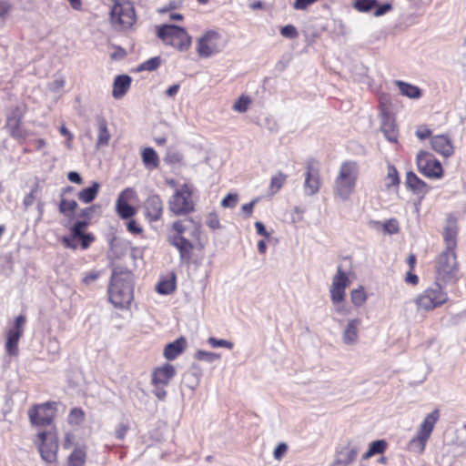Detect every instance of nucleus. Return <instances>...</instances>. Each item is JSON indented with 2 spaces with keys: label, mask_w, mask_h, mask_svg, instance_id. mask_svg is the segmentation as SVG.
<instances>
[{
  "label": "nucleus",
  "mask_w": 466,
  "mask_h": 466,
  "mask_svg": "<svg viewBox=\"0 0 466 466\" xmlns=\"http://www.w3.org/2000/svg\"><path fill=\"white\" fill-rule=\"evenodd\" d=\"M200 225L192 219L177 220L172 224L168 242L179 252L181 264H187L192 258L194 240H198Z\"/></svg>",
  "instance_id": "obj_1"
},
{
  "label": "nucleus",
  "mask_w": 466,
  "mask_h": 466,
  "mask_svg": "<svg viewBox=\"0 0 466 466\" xmlns=\"http://www.w3.org/2000/svg\"><path fill=\"white\" fill-rule=\"evenodd\" d=\"M133 274L128 270L115 268L112 272L108 295L110 302L119 309L127 308L133 300Z\"/></svg>",
  "instance_id": "obj_2"
},
{
  "label": "nucleus",
  "mask_w": 466,
  "mask_h": 466,
  "mask_svg": "<svg viewBox=\"0 0 466 466\" xmlns=\"http://www.w3.org/2000/svg\"><path fill=\"white\" fill-rule=\"evenodd\" d=\"M358 178V167L355 162H344L334 182V194L346 200L353 193Z\"/></svg>",
  "instance_id": "obj_3"
},
{
  "label": "nucleus",
  "mask_w": 466,
  "mask_h": 466,
  "mask_svg": "<svg viewBox=\"0 0 466 466\" xmlns=\"http://www.w3.org/2000/svg\"><path fill=\"white\" fill-rule=\"evenodd\" d=\"M448 301V294L441 286L435 282L414 299L418 310L431 311Z\"/></svg>",
  "instance_id": "obj_4"
},
{
  "label": "nucleus",
  "mask_w": 466,
  "mask_h": 466,
  "mask_svg": "<svg viewBox=\"0 0 466 466\" xmlns=\"http://www.w3.org/2000/svg\"><path fill=\"white\" fill-rule=\"evenodd\" d=\"M165 45L171 46L180 52L187 51L191 46V37L187 31L174 25H164L157 33Z\"/></svg>",
  "instance_id": "obj_5"
},
{
  "label": "nucleus",
  "mask_w": 466,
  "mask_h": 466,
  "mask_svg": "<svg viewBox=\"0 0 466 466\" xmlns=\"http://www.w3.org/2000/svg\"><path fill=\"white\" fill-rule=\"evenodd\" d=\"M226 40L216 30L205 32L197 40V53L202 58H208L220 53L226 46Z\"/></svg>",
  "instance_id": "obj_6"
},
{
  "label": "nucleus",
  "mask_w": 466,
  "mask_h": 466,
  "mask_svg": "<svg viewBox=\"0 0 466 466\" xmlns=\"http://www.w3.org/2000/svg\"><path fill=\"white\" fill-rule=\"evenodd\" d=\"M169 210L177 215H187L194 210V201L192 199V190L187 185H183L168 200Z\"/></svg>",
  "instance_id": "obj_7"
},
{
  "label": "nucleus",
  "mask_w": 466,
  "mask_h": 466,
  "mask_svg": "<svg viewBox=\"0 0 466 466\" xmlns=\"http://www.w3.org/2000/svg\"><path fill=\"white\" fill-rule=\"evenodd\" d=\"M459 271L455 250L445 249L437 258L436 274L444 282L456 278Z\"/></svg>",
  "instance_id": "obj_8"
},
{
  "label": "nucleus",
  "mask_w": 466,
  "mask_h": 466,
  "mask_svg": "<svg viewBox=\"0 0 466 466\" xmlns=\"http://www.w3.org/2000/svg\"><path fill=\"white\" fill-rule=\"evenodd\" d=\"M136 21V14L130 2L116 3L111 10V22L120 30L130 28Z\"/></svg>",
  "instance_id": "obj_9"
},
{
  "label": "nucleus",
  "mask_w": 466,
  "mask_h": 466,
  "mask_svg": "<svg viewBox=\"0 0 466 466\" xmlns=\"http://www.w3.org/2000/svg\"><path fill=\"white\" fill-rule=\"evenodd\" d=\"M176 374V370L171 364H165L161 367H157L152 372L151 382L154 386L153 393L160 400H164L167 396L165 387L169 384V381L173 379Z\"/></svg>",
  "instance_id": "obj_10"
},
{
  "label": "nucleus",
  "mask_w": 466,
  "mask_h": 466,
  "mask_svg": "<svg viewBox=\"0 0 466 466\" xmlns=\"http://www.w3.org/2000/svg\"><path fill=\"white\" fill-rule=\"evenodd\" d=\"M417 167L420 172L430 178H441L443 169L441 162L435 157L426 151H420L416 157Z\"/></svg>",
  "instance_id": "obj_11"
},
{
  "label": "nucleus",
  "mask_w": 466,
  "mask_h": 466,
  "mask_svg": "<svg viewBox=\"0 0 466 466\" xmlns=\"http://www.w3.org/2000/svg\"><path fill=\"white\" fill-rule=\"evenodd\" d=\"M25 324V317L19 315L15 318L14 326L6 331L5 351L11 357L18 355V342L23 336Z\"/></svg>",
  "instance_id": "obj_12"
},
{
  "label": "nucleus",
  "mask_w": 466,
  "mask_h": 466,
  "mask_svg": "<svg viewBox=\"0 0 466 466\" xmlns=\"http://www.w3.org/2000/svg\"><path fill=\"white\" fill-rule=\"evenodd\" d=\"M38 450L42 459L47 462L55 461L58 451L56 435L51 431H43L38 433Z\"/></svg>",
  "instance_id": "obj_13"
},
{
  "label": "nucleus",
  "mask_w": 466,
  "mask_h": 466,
  "mask_svg": "<svg viewBox=\"0 0 466 466\" xmlns=\"http://www.w3.org/2000/svg\"><path fill=\"white\" fill-rule=\"evenodd\" d=\"M55 410L50 403L35 405L28 410V416L32 424L36 426L49 425L54 418Z\"/></svg>",
  "instance_id": "obj_14"
},
{
  "label": "nucleus",
  "mask_w": 466,
  "mask_h": 466,
  "mask_svg": "<svg viewBox=\"0 0 466 466\" xmlns=\"http://www.w3.org/2000/svg\"><path fill=\"white\" fill-rule=\"evenodd\" d=\"M359 451L358 444L348 441L337 449L332 466H350L356 460Z\"/></svg>",
  "instance_id": "obj_15"
},
{
  "label": "nucleus",
  "mask_w": 466,
  "mask_h": 466,
  "mask_svg": "<svg viewBox=\"0 0 466 466\" xmlns=\"http://www.w3.org/2000/svg\"><path fill=\"white\" fill-rule=\"evenodd\" d=\"M350 284V280L348 274L339 266L336 274L332 278L329 288L330 298H334L338 300L341 299V297H346V289Z\"/></svg>",
  "instance_id": "obj_16"
},
{
  "label": "nucleus",
  "mask_w": 466,
  "mask_h": 466,
  "mask_svg": "<svg viewBox=\"0 0 466 466\" xmlns=\"http://www.w3.org/2000/svg\"><path fill=\"white\" fill-rule=\"evenodd\" d=\"M145 216L149 221H157L163 214V202L157 195L149 196L144 202Z\"/></svg>",
  "instance_id": "obj_17"
},
{
  "label": "nucleus",
  "mask_w": 466,
  "mask_h": 466,
  "mask_svg": "<svg viewBox=\"0 0 466 466\" xmlns=\"http://www.w3.org/2000/svg\"><path fill=\"white\" fill-rule=\"evenodd\" d=\"M304 190L309 196L316 194L320 187V177L319 169L314 166L313 162H309L305 174Z\"/></svg>",
  "instance_id": "obj_18"
},
{
  "label": "nucleus",
  "mask_w": 466,
  "mask_h": 466,
  "mask_svg": "<svg viewBox=\"0 0 466 466\" xmlns=\"http://www.w3.org/2000/svg\"><path fill=\"white\" fill-rule=\"evenodd\" d=\"M405 185L413 194L419 196L420 199L423 198L430 190V187L412 171L407 172Z\"/></svg>",
  "instance_id": "obj_19"
},
{
  "label": "nucleus",
  "mask_w": 466,
  "mask_h": 466,
  "mask_svg": "<svg viewBox=\"0 0 466 466\" xmlns=\"http://www.w3.org/2000/svg\"><path fill=\"white\" fill-rule=\"evenodd\" d=\"M431 145L434 151L445 157H451L454 153L451 140L444 135L433 137L431 140Z\"/></svg>",
  "instance_id": "obj_20"
},
{
  "label": "nucleus",
  "mask_w": 466,
  "mask_h": 466,
  "mask_svg": "<svg viewBox=\"0 0 466 466\" xmlns=\"http://www.w3.org/2000/svg\"><path fill=\"white\" fill-rule=\"evenodd\" d=\"M132 193V189L127 188L123 192H121V194L118 196L116 199V212L119 215V217L124 219H127L133 217L136 213L135 208L127 203V195Z\"/></svg>",
  "instance_id": "obj_21"
},
{
  "label": "nucleus",
  "mask_w": 466,
  "mask_h": 466,
  "mask_svg": "<svg viewBox=\"0 0 466 466\" xmlns=\"http://www.w3.org/2000/svg\"><path fill=\"white\" fill-rule=\"evenodd\" d=\"M361 320L359 318L348 320L342 335L343 342L346 345H354L357 343L359 338V328Z\"/></svg>",
  "instance_id": "obj_22"
},
{
  "label": "nucleus",
  "mask_w": 466,
  "mask_h": 466,
  "mask_svg": "<svg viewBox=\"0 0 466 466\" xmlns=\"http://www.w3.org/2000/svg\"><path fill=\"white\" fill-rule=\"evenodd\" d=\"M441 413L439 409L433 410L431 413L427 414L422 422L418 428V433L430 439L434 430L435 424L440 420Z\"/></svg>",
  "instance_id": "obj_23"
},
{
  "label": "nucleus",
  "mask_w": 466,
  "mask_h": 466,
  "mask_svg": "<svg viewBox=\"0 0 466 466\" xmlns=\"http://www.w3.org/2000/svg\"><path fill=\"white\" fill-rule=\"evenodd\" d=\"M88 221H76L71 228V236L65 237L63 242L66 248H76V239L82 237L84 229L87 227Z\"/></svg>",
  "instance_id": "obj_24"
},
{
  "label": "nucleus",
  "mask_w": 466,
  "mask_h": 466,
  "mask_svg": "<svg viewBox=\"0 0 466 466\" xmlns=\"http://www.w3.org/2000/svg\"><path fill=\"white\" fill-rule=\"evenodd\" d=\"M380 129L382 133L384 134V137L390 141V142H396L397 141V133H396V126L391 118V116L386 113L384 110L382 111V121Z\"/></svg>",
  "instance_id": "obj_25"
},
{
  "label": "nucleus",
  "mask_w": 466,
  "mask_h": 466,
  "mask_svg": "<svg viewBox=\"0 0 466 466\" xmlns=\"http://www.w3.org/2000/svg\"><path fill=\"white\" fill-rule=\"evenodd\" d=\"M187 345V340L185 338L180 337L175 341L167 344L164 349V357L167 360H175L178 355H180L185 350Z\"/></svg>",
  "instance_id": "obj_26"
},
{
  "label": "nucleus",
  "mask_w": 466,
  "mask_h": 466,
  "mask_svg": "<svg viewBox=\"0 0 466 466\" xmlns=\"http://www.w3.org/2000/svg\"><path fill=\"white\" fill-rule=\"evenodd\" d=\"M131 78L127 75L117 76L113 83L112 95L115 98H120L128 91Z\"/></svg>",
  "instance_id": "obj_27"
},
{
  "label": "nucleus",
  "mask_w": 466,
  "mask_h": 466,
  "mask_svg": "<svg viewBox=\"0 0 466 466\" xmlns=\"http://www.w3.org/2000/svg\"><path fill=\"white\" fill-rule=\"evenodd\" d=\"M142 162L148 170L157 168L159 166V157L152 147H145L141 151Z\"/></svg>",
  "instance_id": "obj_28"
},
{
  "label": "nucleus",
  "mask_w": 466,
  "mask_h": 466,
  "mask_svg": "<svg viewBox=\"0 0 466 466\" xmlns=\"http://www.w3.org/2000/svg\"><path fill=\"white\" fill-rule=\"evenodd\" d=\"M395 84L399 87L401 95L409 98L418 99L422 95L421 90L416 86H413L401 80L395 81Z\"/></svg>",
  "instance_id": "obj_29"
},
{
  "label": "nucleus",
  "mask_w": 466,
  "mask_h": 466,
  "mask_svg": "<svg viewBox=\"0 0 466 466\" xmlns=\"http://www.w3.org/2000/svg\"><path fill=\"white\" fill-rule=\"evenodd\" d=\"M457 226L455 222L449 221L444 228L443 238L446 243V249L454 250L456 247Z\"/></svg>",
  "instance_id": "obj_30"
},
{
  "label": "nucleus",
  "mask_w": 466,
  "mask_h": 466,
  "mask_svg": "<svg viewBox=\"0 0 466 466\" xmlns=\"http://www.w3.org/2000/svg\"><path fill=\"white\" fill-rule=\"evenodd\" d=\"M97 141L96 147H107L110 140V133L107 128L106 122L104 119H98L97 121Z\"/></svg>",
  "instance_id": "obj_31"
},
{
  "label": "nucleus",
  "mask_w": 466,
  "mask_h": 466,
  "mask_svg": "<svg viewBox=\"0 0 466 466\" xmlns=\"http://www.w3.org/2000/svg\"><path fill=\"white\" fill-rule=\"evenodd\" d=\"M100 185L97 182H94L91 187L82 189L78 192L77 198L84 203L92 202L97 196Z\"/></svg>",
  "instance_id": "obj_32"
},
{
  "label": "nucleus",
  "mask_w": 466,
  "mask_h": 466,
  "mask_svg": "<svg viewBox=\"0 0 466 466\" xmlns=\"http://www.w3.org/2000/svg\"><path fill=\"white\" fill-rule=\"evenodd\" d=\"M428 440V438L417 432V435L410 441L408 449L416 454H422Z\"/></svg>",
  "instance_id": "obj_33"
},
{
  "label": "nucleus",
  "mask_w": 466,
  "mask_h": 466,
  "mask_svg": "<svg viewBox=\"0 0 466 466\" xmlns=\"http://www.w3.org/2000/svg\"><path fill=\"white\" fill-rule=\"evenodd\" d=\"M86 452L84 448L77 447L70 454L68 459L69 466H84L86 462Z\"/></svg>",
  "instance_id": "obj_34"
},
{
  "label": "nucleus",
  "mask_w": 466,
  "mask_h": 466,
  "mask_svg": "<svg viewBox=\"0 0 466 466\" xmlns=\"http://www.w3.org/2000/svg\"><path fill=\"white\" fill-rule=\"evenodd\" d=\"M176 289V276L172 274L169 279H162L157 285V290L163 295L172 293Z\"/></svg>",
  "instance_id": "obj_35"
},
{
  "label": "nucleus",
  "mask_w": 466,
  "mask_h": 466,
  "mask_svg": "<svg viewBox=\"0 0 466 466\" xmlns=\"http://www.w3.org/2000/svg\"><path fill=\"white\" fill-rule=\"evenodd\" d=\"M387 443L383 440L375 441L370 443L369 450L363 454L362 459L368 460L369 458L382 453L386 449Z\"/></svg>",
  "instance_id": "obj_36"
},
{
  "label": "nucleus",
  "mask_w": 466,
  "mask_h": 466,
  "mask_svg": "<svg viewBox=\"0 0 466 466\" xmlns=\"http://www.w3.org/2000/svg\"><path fill=\"white\" fill-rule=\"evenodd\" d=\"M375 227L380 226L384 234H396L400 230L399 222L396 218H390L383 223L379 221L373 222Z\"/></svg>",
  "instance_id": "obj_37"
},
{
  "label": "nucleus",
  "mask_w": 466,
  "mask_h": 466,
  "mask_svg": "<svg viewBox=\"0 0 466 466\" xmlns=\"http://www.w3.org/2000/svg\"><path fill=\"white\" fill-rule=\"evenodd\" d=\"M333 305L334 311L343 317L349 316L351 313V308L345 302V297H341L339 299L330 298Z\"/></svg>",
  "instance_id": "obj_38"
},
{
  "label": "nucleus",
  "mask_w": 466,
  "mask_h": 466,
  "mask_svg": "<svg viewBox=\"0 0 466 466\" xmlns=\"http://www.w3.org/2000/svg\"><path fill=\"white\" fill-rule=\"evenodd\" d=\"M6 128L10 136L17 140H25L27 137V132L21 127V123L6 124Z\"/></svg>",
  "instance_id": "obj_39"
},
{
  "label": "nucleus",
  "mask_w": 466,
  "mask_h": 466,
  "mask_svg": "<svg viewBox=\"0 0 466 466\" xmlns=\"http://www.w3.org/2000/svg\"><path fill=\"white\" fill-rule=\"evenodd\" d=\"M351 303L356 307L362 306L367 300V295L363 287H359L350 292Z\"/></svg>",
  "instance_id": "obj_40"
},
{
  "label": "nucleus",
  "mask_w": 466,
  "mask_h": 466,
  "mask_svg": "<svg viewBox=\"0 0 466 466\" xmlns=\"http://www.w3.org/2000/svg\"><path fill=\"white\" fill-rule=\"evenodd\" d=\"M77 208V203L75 200H66L62 198L59 204V212L65 216H71Z\"/></svg>",
  "instance_id": "obj_41"
},
{
  "label": "nucleus",
  "mask_w": 466,
  "mask_h": 466,
  "mask_svg": "<svg viewBox=\"0 0 466 466\" xmlns=\"http://www.w3.org/2000/svg\"><path fill=\"white\" fill-rule=\"evenodd\" d=\"M377 5V0H356L354 3V7L360 12H370Z\"/></svg>",
  "instance_id": "obj_42"
},
{
  "label": "nucleus",
  "mask_w": 466,
  "mask_h": 466,
  "mask_svg": "<svg viewBox=\"0 0 466 466\" xmlns=\"http://www.w3.org/2000/svg\"><path fill=\"white\" fill-rule=\"evenodd\" d=\"M161 65V59L159 56L152 57L146 62L142 63L138 66V71H153Z\"/></svg>",
  "instance_id": "obj_43"
},
{
  "label": "nucleus",
  "mask_w": 466,
  "mask_h": 466,
  "mask_svg": "<svg viewBox=\"0 0 466 466\" xmlns=\"http://www.w3.org/2000/svg\"><path fill=\"white\" fill-rule=\"evenodd\" d=\"M219 354L209 352V351H204V350H198L195 353V358L198 360H204L209 363L214 362L215 360L219 359Z\"/></svg>",
  "instance_id": "obj_44"
},
{
  "label": "nucleus",
  "mask_w": 466,
  "mask_h": 466,
  "mask_svg": "<svg viewBox=\"0 0 466 466\" xmlns=\"http://www.w3.org/2000/svg\"><path fill=\"white\" fill-rule=\"evenodd\" d=\"M387 186H395L398 185L400 182L398 171L393 166L388 167V174L386 177Z\"/></svg>",
  "instance_id": "obj_45"
},
{
  "label": "nucleus",
  "mask_w": 466,
  "mask_h": 466,
  "mask_svg": "<svg viewBox=\"0 0 466 466\" xmlns=\"http://www.w3.org/2000/svg\"><path fill=\"white\" fill-rule=\"evenodd\" d=\"M280 35L289 39H295L299 36V32L293 25H287L280 28Z\"/></svg>",
  "instance_id": "obj_46"
},
{
  "label": "nucleus",
  "mask_w": 466,
  "mask_h": 466,
  "mask_svg": "<svg viewBox=\"0 0 466 466\" xmlns=\"http://www.w3.org/2000/svg\"><path fill=\"white\" fill-rule=\"evenodd\" d=\"M24 117V111L19 107H15L7 116L6 124L21 123Z\"/></svg>",
  "instance_id": "obj_47"
},
{
  "label": "nucleus",
  "mask_w": 466,
  "mask_h": 466,
  "mask_svg": "<svg viewBox=\"0 0 466 466\" xmlns=\"http://www.w3.org/2000/svg\"><path fill=\"white\" fill-rule=\"evenodd\" d=\"M183 156L181 153L174 150H167L164 160L167 164H178L182 161Z\"/></svg>",
  "instance_id": "obj_48"
},
{
  "label": "nucleus",
  "mask_w": 466,
  "mask_h": 466,
  "mask_svg": "<svg viewBox=\"0 0 466 466\" xmlns=\"http://www.w3.org/2000/svg\"><path fill=\"white\" fill-rule=\"evenodd\" d=\"M285 180H286V176L281 173L278 174L277 176H274L271 178V183H270V189H271L272 193H276L277 191H279L281 188V187L283 186Z\"/></svg>",
  "instance_id": "obj_49"
},
{
  "label": "nucleus",
  "mask_w": 466,
  "mask_h": 466,
  "mask_svg": "<svg viewBox=\"0 0 466 466\" xmlns=\"http://www.w3.org/2000/svg\"><path fill=\"white\" fill-rule=\"evenodd\" d=\"M84 420V412L81 409L74 408L68 417L69 423L79 424Z\"/></svg>",
  "instance_id": "obj_50"
},
{
  "label": "nucleus",
  "mask_w": 466,
  "mask_h": 466,
  "mask_svg": "<svg viewBox=\"0 0 466 466\" xmlns=\"http://www.w3.org/2000/svg\"><path fill=\"white\" fill-rule=\"evenodd\" d=\"M208 343L210 344V346L212 348H219V347H223V348H227L228 350H231L234 346L233 342L229 341V340H226V339H218L214 337H210L208 339Z\"/></svg>",
  "instance_id": "obj_51"
},
{
  "label": "nucleus",
  "mask_w": 466,
  "mask_h": 466,
  "mask_svg": "<svg viewBox=\"0 0 466 466\" xmlns=\"http://www.w3.org/2000/svg\"><path fill=\"white\" fill-rule=\"evenodd\" d=\"M250 100L248 96H240L238 100L234 104L233 108L238 112H246L248 108Z\"/></svg>",
  "instance_id": "obj_52"
},
{
  "label": "nucleus",
  "mask_w": 466,
  "mask_h": 466,
  "mask_svg": "<svg viewBox=\"0 0 466 466\" xmlns=\"http://www.w3.org/2000/svg\"><path fill=\"white\" fill-rule=\"evenodd\" d=\"M238 201V197L237 194H228L221 201V206L223 208H234Z\"/></svg>",
  "instance_id": "obj_53"
},
{
  "label": "nucleus",
  "mask_w": 466,
  "mask_h": 466,
  "mask_svg": "<svg viewBox=\"0 0 466 466\" xmlns=\"http://www.w3.org/2000/svg\"><path fill=\"white\" fill-rule=\"evenodd\" d=\"M206 223L211 229H218L220 228V222L216 213H209L207 217Z\"/></svg>",
  "instance_id": "obj_54"
},
{
  "label": "nucleus",
  "mask_w": 466,
  "mask_h": 466,
  "mask_svg": "<svg viewBox=\"0 0 466 466\" xmlns=\"http://www.w3.org/2000/svg\"><path fill=\"white\" fill-rule=\"evenodd\" d=\"M287 451H288V445L286 443H284V442L279 443L273 452L274 459L277 461H280L283 458V456L286 454Z\"/></svg>",
  "instance_id": "obj_55"
},
{
  "label": "nucleus",
  "mask_w": 466,
  "mask_h": 466,
  "mask_svg": "<svg viewBox=\"0 0 466 466\" xmlns=\"http://www.w3.org/2000/svg\"><path fill=\"white\" fill-rule=\"evenodd\" d=\"M374 15L381 16L386 13L390 12L392 9V5L390 3H384L382 5H379L375 7Z\"/></svg>",
  "instance_id": "obj_56"
},
{
  "label": "nucleus",
  "mask_w": 466,
  "mask_h": 466,
  "mask_svg": "<svg viewBox=\"0 0 466 466\" xmlns=\"http://www.w3.org/2000/svg\"><path fill=\"white\" fill-rule=\"evenodd\" d=\"M318 0H295L293 8L295 10H305L308 6L316 3Z\"/></svg>",
  "instance_id": "obj_57"
},
{
  "label": "nucleus",
  "mask_w": 466,
  "mask_h": 466,
  "mask_svg": "<svg viewBox=\"0 0 466 466\" xmlns=\"http://www.w3.org/2000/svg\"><path fill=\"white\" fill-rule=\"evenodd\" d=\"M127 431H128V426L127 424H124V423L118 424L115 431L116 438H117L118 440H123L125 438Z\"/></svg>",
  "instance_id": "obj_58"
},
{
  "label": "nucleus",
  "mask_w": 466,
  "mask_h": 466,
  "mask_svg": "<svg viewBox=\"0 0 466 466\" xmlns=\"http://www.w3.org/2000/svg\"><path fill=\"white\" fill-rule=\"evenodd\" d=\"M100 276V273L98 271H91L87 273L85 278L83 279V282L86 285H90L93 282H95Z\"/></svg>",
  "instance_id": "obj_59"
},
{
  "label": "nucleus",
  "mask_w": 466,
  "mask_h": 466,
  "mask_svg": "<svg viewBox=\"0 0 466 466\" xmlns=\"http://www.w3.org/2000/svg\"><path fill=\"white\" fill-rule=\"evenodd\" d=\"M258 199H253L252 201H250L249 203H247V204H244L242 206V211L245 213V217L246 218H249L251 215H252V212H253V208H254V206L255 204L257 203Z\"/></svg>",
  "instance_id": "obj_60"
},
{
  "label": "nucleus",
  "mask_w": 466,
  "mask_h": 466,
  "mask_svg": "<svg viewBox=\"0 0 466 466\" xmlns=\"http://www.w3.org/2000/svg\"><path fill=\"white\" fill-rule=\"evenodd\" d=\"M431 130L426 127H420L416 131V136L420 139H425L431 136Z\"/></svg>",
  "instance_id": "obj_61"
},
{
  "label": "nucleus",
  "mask_w": 466,
  "mask_h": 466,
  "mask_svg": "<svg viewBox=\"0 0 466 466\" xmlns=\"http://www.w3.org/2000/svg\"><path fill=\"white\" fill-rule=\"evenodd\" d=\"M255 227H256V229H257V233L258 235L263 236L266 238H269L270 234L266 230L265 226L263 225L262 222L257 221L255 223Z\"/></svg>",
  "instance_id": "obj_62"
},
{
  "label": "nucleus",
  "mask_w": 466,
  "mask_h": 466,
  "mask_svg": "<svg viewBox=\"0 0 466 466\" xmlns=\"http://www.w3.org/2000/svg\"><path fill=\"white\" fill-rule=\"evenodd\" d=\"M77 239H81L82 248L86 249L94 240V237L90 234H83V236L79 237Z\"/></svg>",
  "instance_id": "obj_63"
},
{
  "label": "nucleus",
  "mask_w": 466,
  "mask_h": 466,
  "mask_svg": "<svg viewBox=\"0 0 466 466\" xmlns=\"http://www.w3.org/2000/svg\"><path fill=\"white\" fill-rule=\"evenodd\" d=\"M67 178L71 182L78 184V185L83 183V179H82L81 176L77 172H75V171H70L67 174Z\"/></svg>",
  "instance_id": "obj_64"
}]
</instances>
